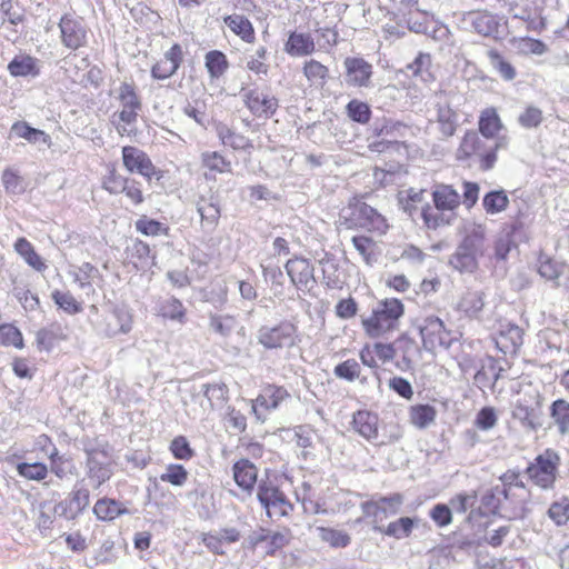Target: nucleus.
I'll return each mask as SVG.
<instances>
[{
    "mask_svg": "<svg viewBox=\"0 0 569 569\" xmlns=\"http://www.w3.org/2000/svg\"><path fill=\"white\" fill-rule=\"evenodd\" d=\"M197 211L201 217L202 227L213 230L220 218V208L213 198L200 197L197 202Z\"/></svg>",
    "mask_w": 569,
    "mask_h": 569,
    "instance_id": "obj_35",
    "label": "nucleus"
},
{
    "mask_svg": "<svg viewBox=\"0 0 569 569\" xmlns=\"http://www.w3.org/2000/svg\"><path fill=\"white\" fill-rule=\"evenodd\" d=\"M485 297L482 291L468 290L457 302L456 310L466 318L481 320L486 307Z\"/></svg>",
    "mask_w": 569,
    "mask_h": 569,
    "instance_id": "obj_26",
    "label": "nucleus"
},
{
    "mask_svg": "<svg viewBox=\"0 0 569 569\" xmlns=\"http://www.w3.org/2000/svg\"><path fill=\"white\" fill-rule=\"evenodd\" d=\"M453 214H446L445 211L439 212L431 207L427 206L422 209L421 217L427 228L437 229L441 226H447L451 222Z\"/></svg>",
    "mask_w": 569,
    "mask_h": 569,
    "instance_id": "obj_56",
    "label": "nucleus"
},
{
    "mask_svg": "<svg viewBox=\"0 0 569 569\" xmlns=\"http://www.w3.org/2000/svg\"><path fill=\"white\" fill-rule=\"evenodd\" d=\"M18 473L28 480H43L48 475V467L41 462H21L17 466Z\"/></svg>",
    "mask_w": 569,
    "mask_h": 569,
    "instance_id": "obj_58",
    "label": "nucleus"
},
{
    "mask_svg": "<svg viewBox=\"0 0 569 569\" xmlns=\"http://www.w3.org/2000/svg\"><path fill=\"white\" fill-rule=\"evenodd\" d=\"M93 512L100 520L110 521L120 515L127 513L128 510L122 508L120 502L103 498L96 502Z\"/></svg>",
    "mask_w": 569,
    "mask_h": 569,
    "instance_id": "obj_42",
    "label": "nucleus"
},
{
    "mask_svg": "<svg viewBox=\"0 0 569 569\" xmlns=\"http://www.w3.org/2000/svg\"><path fill=\"white\" fill-rule=\"evenodd\" d=\"M416 522L417 519L401 517L398 520L390 522L386 528H379V530L386 536L400 540L410 536Z\"/></svg>",
    "mask_w": 569,
    "mask_h": 569,
    "instance_id": "obj_45",
    "label": "nucleus"
},
{
    "mask_svg": "<svg viewBox=\"0 0 569 569\" xmlns=\"http://www.w3.org/2000/svg\"><path fill=\"white\" fill-rule=\"evenodd\" d=\"M11 133L23 138L30 143H50V136L42 130L30 127L27 122L18 121L11 127Z\"/></svg>",
    "mask_w": 569,
    "mask_h": 569,
    "instance_id": "obj_38",
    "label": "nucleus"
},
{
    "mask_svg": "<svg viewBox=\"0 0 569 569\" xmlns=\"http://www.w3.org/2000/svg\"><path fill=\"white\" fill-rule=\"evenodd\" d=\"M60 39L70 50H78L87 43V29L80 18L64 14L59 21Z\"/></svg>",
    "mask_w": 569,
    "mask_h": 569,
    "instance_id": "obj_15",
    "label": "nucleus"
},
{
    "mask_svg": "<svg viewBox=\"0 0 569 569\" xmlns=\"http://www.w3.org/2000/svg\"><path fill=\"white\" fill-rule=\"evenodd\" d=\"M352 430L360 437L371 443L387 445L388 441L377 442L379 438V417L377 413L369 410H358L352 416L351 421ZM401 437L400 432H397L389 438V442L399 440Z\"/></svg>",
    "mask_w": 569,
    "mask_h": 569,
    "instance_id": "obj_11",
    "label": "nucleus"
},
{
    "mask_svg": "<svg viewBox=\"0 0 569 569\" xmlns=\"http://www.w3.org/2000/svg\"><path fill=\"white\" fill-rule=\"evenodd\" d=\"M548 516L558 525H565L569 521V499L562 497L555 501L548 509Z\"/></svg>",
    "mask_w": 569,
    "mask_h": 569,
    "instance_id": "obj_64",
    "label": "nucleus"
},
{
    "mask_svg": "<svg viewBox=\"0 0 569 569\" xmlns=\"http://www.w3.org/2000/svg\"><path fill=\"white\" fill-rule=\"evenodd\" d=\"M460 22L465 29H471L485 37L499 33L500 18L488 11L473 10L461 12Z\"/></svg>",
    "mask_w": 569,
    "mask_h": 569,
    "instance_id": "obj_13",
    "label": "nucleus"
},
{
    "mask_svg": "<svg viewBox=\"0 0 569 569\" xmlns=\"http://www.w3.org/2000/svg\"><path fill=\"white\" fill-rule=\"evenodd\" d=\"M183 61V51L180 44L174 43L163 54V58L151 68V77L157 80H166L172 77Z\"/></svg>",
    "mask_w": 569,
    "mask_h": 569,
    "instance_id": "obj_22",
    "label": "nucleus"
},
{
    "mask_svg": "<svg viewBox=\"0 0 569 569\" xmlns=\"http://www.w3.org/2000/svg\"><path fill=\"white\" fill-rule=\"evenodd\" d=\"M200 399V408H190L188 413L193 418H201L212 410L221 409L228 400V388L224 383H204L192 400Z\"/></svg>",
    "mask_w": 569,
    "mask_h": 569,
    "instance_id": "obj_7",
    "label": "nucleus"
},
{
    "mask_svg": "<svg viewBox=\"0 0 569 569\" xmlns=\"http://www.w3.org/2000/svg\"><path fill=\"white\" fill-rule=\"evenodd\" d=\"M297 327L283 321L274 327L263 326L258 331V341L267 349L291 347L296 343Z\"/></svg>",
    "mask_w": 569,
    "mask_h": 569,
    "instance_id": "obj_8",
    "label": "nucleus"
},
{
    "mask_svg": "<svg viewBox=\"0 0 569 569\" xmlns=\"http://www.w3.org/2000/svg\"><path fill=\"white\" fill-rule=\"evenodd\" d=\"M206 67L211 78H220L227 71L229 62L223 52L212 50L206 54Z\"/></svg>",
    "mask_w": 569,
    "mask_h": 569,
    "instance_id": "obj_52",
    "label": "nucleus"
},
{
    "mask_svg": "<svg viewBox=\"0 0 569 569\" xmlns=\"http://www.w3.org/2000/svg\"><path fill=\"white\" fill-rule=\"evenodd\" d=\"M14 249L19 256L34 270L43 271L47 264L42 258L34 251L33 246L26 238H19L14 243Z\"/></svg>",
    "mask_w": 569,
    "mask_h": 569,
    "instance_id": "obj_37",
    "label": "nucleus"
},
{
    "mask_svg": "<svg viewBox=\"0 0 569 569\" xmlns=\"http://www.w3.org/2000/svg\"><path fill=\"white\" fill-rule=\"evenodd\" d=\"M405 308L396 298L377 302L370 317L362 320L366 333L370 338H380L398 328L399 319L403 316Z\"/></svg>",
    "mask_w": 569,
    "mask_h": 569,
    "instance_id": "obj_2",
    "label": "nucleus"
},
{
    "mask_svg": "<svg viewBox=\"0 0 569 569\" xmlns=\"http://www.w3.org/2000/svg\"><path fill=\"white\" fill-rule=\"evenodd\" d=\"M487 57L491 68L506 81L516 78L517 71L515 67L496 49L487 51Z\"/></svg>",
    "mask_w": 569,
    "mask_h": 569,
    "instance_id": "obj_39",
    "label": "nucleus"
},
{
    "mask_svg": "<svg viewBox=\"0 0 569 569\" xmlns=\"http://www.w3.org/2000/svg\"><path fill=\"white\" fill-rule=\"evenodd\" d=\"M565 266L547 256H540L538 272L547 280H556L563 272Z\"/></svg>",
    "mask_w": 569,
    "mask_h": 569,
    "instance_id": "obj_61",
    "label": "nucleus"
},
{
    "mask_svg": "<svg viewBox=\"0 0 569 569\" xmlns=\"http://www.w3.org/2000/svg\"><path fill=\"white\" fill-rule=\"evenodd\" d=\"M351 242L368 266H372L377 262V244L371 238L366 236H355L352 237Z\"/></svg>",
    "mask_w": 569,
    "mask_h": 569,
    "instance_id": "obj_46",
    "label": "nucleus"
},
{
    "mask_svg": "<svg viewBox=\"0 0 569 569\" xmlns=\"http://www.w3.org/2000/svg\"><path fill=\"white\" fill-rule=\"evenodd\" d=\"M267 49L259 47L253 54L247 58V68L257 76H267L269 66L266 63Z\"/></svg>",
    "mask_w": 569,
    "mask_h": 569,
    "instance_id": "obj_59",
    "label": "nucleus"
},
{
    "mask_svg": "<svg viewBox=\"0 0 569 569\" xmlns=\"http://www.w3.org/2000/svg\"><path fill=\"white\" fill-rule=\"evenodd\" d=\"M481 254L480 251L461 242L451 256L449 263L460 272H473L478 267L477 258Z\"/></svg>",
    "mask_w": 569,
    "mask_h": 569,
    "instance_id": "obj_29",
    "label": "nucleus"
},
{
    "mask_svg": "<svg viewBox=\"0 0 569 569\" xmlns=\"http://www.w3.org/2000/svg\"><path fill=\"white\" fill-rule=\"evenodd\" d=\"M346 82L352 87H369L372 76V66L362 58H347L345 60Z\"/></svg>",
    "mask_w": 569,
    "mask_h": 569,
    "instance_id": "obj_24",
    "label": "nucleus"
},
{
    "mask_svg": "<svg viewBox=\"0 0 569 569\" xmlns=\"http://www.w3.org/2000/svg\"><path fill=\"white\" fill-rule=\"evenodd\" d=\"M289 397L287 390L282 387L268 386L262 393L257 397L252 405V411L258 419L263 420L260 409H277L279 405Z\"/></svg>",
    "mask_w": 569,
    "mask_h": 569,
    "instance_id": "obj_27",
    "label": "nucleus"
},
{
    "mask_svg": "<svg viewBox=\"0 0 569 569\" xmlns=\"http://www.w3.org/2000/svg\"><path fill=\"white\" fill-rule=\"evenodd\" d=\"M257 468L248 459H241L233 465V478L243 490H251L257 482Z\"/></svg>",
    "mask_w": 569,
    "mask_h": 569,
    "instance_id": "obj_33",
    "label": "nucleus"
},
{
    "mask_svg": "<svg viewBox=\"0 0 569 569\" xmlns=\"http://www.w3.org/2000/svg\"><path fill=\"white\" fill-rule=\"evenodd\" d=\"M550 415L561 435L569 432V402L563 399L555 400Z\"/></svg>",
    "mask_w": 569,
    "mask_h": 569,
    "instance_id": "obj_51",
    "label": "nucleus"
},
{
    "mask_svg": "<svg viewBox=\"0 0 569 569\" xmlns=\"http://www.w3.org/2000/svg\"><path fill=\"white\" fill-rule=\"evenodd\" d=\"M430 67L431 56L420 52L416 59L407 66V69L413 77L419 78L422 82H429L433 79Z\"/></svg>",
    "mask_w": 569,
    "mask_h": 569,
    "instance_id": "obj_47",
    "label": "nucleus"
},
{
    "mask_svg": "<svg viewBox=\"0 0 569 569\" xmlns=\"http://www.w3.org/2000/svg\"><path fill=\"white\" fill-rule=\"evenodd\" d=\"M509 204V198L505 190H492L485 194L482 207L488 214L503 212Z\"/></svg>",
    "mask_w": 569,
    "mask_h": 569,
    "instance_id": "obj_44",
    "label": "nucleus"
},
{
    "mask_svg": "<svg viewBox=\"0 0 569 569\" xmlns=\"http://www.w3.org/2000/svg\"><path fill=\"white\" fill-rule=\"evenodd\" d=\"M436 409L429 405H416L410 409V421L419 429L430 426L436 419Z\"/></svg>",
    "mask_w": 569,
    "mask_h": 569,
    "instance_id": "obj_48",
    "label": "nucleus"
},
{
    "mask_svg": "<svg viewBox=\"0 0 569 569\" xmlns=\"http://www.w3.org/2000/svg\"><path fill=\"white\" fill-rule=\"evenodd\" d=\"M286 270L291 282L298 290H310L316 283L313 276L315 270L308 259H289L286 263Z\"/></svg>",
    "mask_w": 569,
    "mask_h": 569,
    "instance_id": "obj_17",
    "label": "nucleus"
},
{
    "mask_svg": "<svg viewBox=\"0 0 569 569\" xmlns=\"http://www.w3.org/2000/svg\"><path fill=\"white\" fill-rule=\"evenodd\" d=\"M303 74L310 86L322 88L329 78V69L321 62L310 59L303 64Z\"/></svg>",
    "mask_w": 569,
    "mask_h": 569,
    "instance_id": "obj_40",
    "label": "nucleus"
},
{
    "mask_svg": "<svg viewBox=\"0 0 569 569\" xmlns=\"http://www.w3.org/2000/svg\"><path fill=\"white\" fill-rule=\"evenodd\" d=\"M501 485H497L491 489L490 496L485 499H490L487 503L492 505L493 508H499L502 501L509 500L513 489L526 491L525 485L520 478V473L513 470H508L501 477Z\"/></svg>",
    "mask_w": 569,
    "mask_h": 569,
    "instance_id": "obj_20",
    "label": "nucleus"
},
{
    "mask_svg": "<svg viewBox=\"0 0 569 569\" xmlns=\"http://www.w3.org/2000/svg\"><path fill=\"white\" fill-rule=\"evenodd\" d=\"M284 49L292 57H303L311 54L316 46L309 33L292 32L286 42Z\"/></svg>",
    "mask_w": 569,
    "mask_h": 569,
    "instance_id": "obj_32",
    "label": "nucleus"
},
{
    "mask_svg": "<svg viewBox=\"0 0 569 569\" xmlns=\"http://www.w3.org/2000/svg\"><path fill=\"white\" fill-rule=\"evenodd\" d=\"M258 500L266 509L268 517L281 518L292 510V505L276 486L261 482L257 492Z\"/></svg>",
    "mask_w": 569,
    "mask_h": 569,
    "instance_id": "obj_12",
    "label": "nucleus"
},
{
    "mask_svg": "<svg viewBox=\"0 0 569 569\" xmlns=\"http://www.w3.org/2000/svg\"><path fill=\"white\" fill-rule=\"evenodd\" d=\"M217 134L223 146L230 147L234 150H244L251 146L248 138L234 132L226 124H219L217 127Z\"/></svg>",
    "mask_w": 569,
    "mask_h": 569,
    "instance_id": "obj_43",
    "label": "nucleus"
},
{
    "mask_svg": "<svg viewBox=\"0 0 569 569\" xmlns=\"http://www.w3.org/2000/svg\"><path fill=\"white\" fill-rule=\"evenodd\" d=\"M346 109L347 114L351 120L361 124L369 122L371 110L369 104L366 102L353 99L347 104Z\"/></svg>",
    "mask_w": 569,
    "mask_h": 569,
    "instance_id": "obj_60",
    "label": "nucleus"
},
{
    "mask_svg": "<svg viewBox=\"0 0 569 569\" xmlns=\"http://www.w3.org/2000/svg\"><path fill=\"white\" fill-rule=\"evenodd\" d=\"M480 137L476 131H468L459 146L458 159L465 160L471 157L478 159V166L482 171L491 170L497 162V151L506 149L509 143L507 136L498 137L495 141Z\"/></svg>",
    "mask_w": 569,
    "mask_h": 569,
    "instance_id": "obj_1",
    "label": "nucleus"
},
{
    "mask_svg": "<svg viewBox=\"0 0 569 569\" xmlns=\"http://www.w3.org/2000/svg\"><path fill=\"white\" fill-rule=\"evenodd\" d=\"M122 162L130 173H139L148 180H151L154 176H157V179L160 178L149 156L137 147L124 146L122 148Z\"/></svg>",
    "mask_w": 569,
    "mask_h": 569,
    "instance_id": "obj_14",
    "label": "nucleus"
},
{
    "mask_svg": "<svg viewBox=\"0 0 569 569\" xmlns=\"http://www.w3.org/2000/svg\"><path fill=\"white\" fill-rule=\"evenodd\" d=\"M432 200L439 211H453L460 204L459 193L448 184H437L432 190Z\"/></svg>",
    "mask_w": 569,
    "mask_h": 569,
    "instance_id": "obj_30",
    "label": "nucleus"
},
{
    "mask_svg": "<svg viewBox=\"0 0 569 569\" xmlns=\"http://www.w3.org/2000/svg\"><path fill=\"white\" fill-rule=\"evenodd\" d=\"M188 476L189 473L182 465L170 463L164 472L160 475V480L176 487H182L187 482Z\"/></svg>",
    "mask_w": 569,
    "mask_h": 569,
    "instance_id": "obj_55",
    "label": "nucleus"
},
{
    "mask_svg": "<svg viewBox=\"0 0 569 569\" xmlns=\"http://www.w3.org/2000/svg\"><path fill=\"white\" fill-rule=\"evenodd\" d=\"M318 537L333 548H346L351 538L348 532L333 528L318 527Z\"/></svg>",
    "mask_w": 569,
    "mask_h": 569,
    "instance_id": "obj_49",
    "label": "nucleus"
},
{
    "mask_svg": "<svg viewBox=\"0 0 569 569\" xmlns=\"http://www.w3.org/2000/svg\"><path fill=\"white\" fill-rule=\"evenodd\" d=\"M132 329V315L124 306H116L104 317L102 332L108 337L127 335Z\"/></svg>",
    "mask_w": 569,
    "mask_h": 569,
    "instance_id": "obj_18",
    "label": "nucleus"
},
{
    "mask_svg": "<svg viewBox=\"0 0 569 569\" xmlns=\"http://www.w3.org/2000/svg\"><path fill=\"white\" fill-rule=\"evenodd\" d=\"M127 259L137 270H143L150 264L151 256L149 246L139 240H133L126 249Z\"/></svg>",
    "mask_w": 569,
    "mask_h": 569,
    "instance_id": "obj_34",
    "label": "nucleus"
},
{
    "mask_svg": "<svg viewBox=\"0 0 569 569\" xmlns=\"http://www.w3.org/2000/svg\"><path fill=\"white\" fill-rule=\"evenodd\" d=\"M87 453V475L96 487L101 486L110 479L111 457L106 447H86Z\"/></svg>",
    "mask_w": 569,
    "mask_h": 569,
    "instance_id": "obj_10",
    "label": "nucleus"
},
{
    "mask_svg": "<svg viewBox=\"0 0 569 569\" xmlns=\"http://www.w3.org/2000/svg\"><path fill=\"white\" fill-rule=\"evenodd\" d=\"M202 166L218 173L230 172L231 162L217 151H206L201 154Z\"/></svg>",
    "mask_w": 569,
    "mask_h": 569,
    "instance_id": "obj_54",
    "label": "nucleus"
},
{
    "mask_svg": "<svg viewBox=\"0 0 569 569\" xmlns=\"http://www.w3.org/2000/svg\"><path fill=\"white\" fill-rule=\"evenodd\" d=\"M403 502L400 493L390 497H381L377 501H368L362 503V510L366 516H372L376 520H382L388 516L396 515Z\"/></svg>",
    "mask_w": 569,
    "mask_h": 569,
    "instance_id": "obj_25",
    "label": "nucleus"
},
{
    "mask_svg": "<svg viewBox=\"0 0 569 569\" xmlns=\"http://www.w3.org/2000/svg\"><path fill=\"white\" fill-rule=\"evenodd\" d=\"M437 109V121L443 136L451 137L458 126V116L450 107L449 94L446 91H438L433 94Z\"/></svg>",
    "mask_w": 569,
    "mask_h": 569,
    "instance_id": "obj_19",
    "label": "nucleus"
},
{
    "mask_svg": "<svg viewBox=\"0 0 569 569\" xmlns=\"http://www.w3.org/2000/svg\"><path fill=\"white\" fill-rule=\"evenodd\" d=\"M244 104L256 117H270L278 108V100L258 89L242 90Z\"/></svg>",
    "mask_w": 569,
    "mask_h": 569,
    "instance_id": "obj_21",
    "label": "nucleus"
},
{
    "mask_svg": "<svg viewBox=\"0 0 569 569\" xmlns=\"http://www.w3.org/2000/svg\"><path fill=\"white\" fill-rule=\"evenodd\" d=\"M506 4L516 19L533 22L538 18L537 10L531 6L530 0H512Z\"/></svg>",
    "mask_w": 569,
    "mask_h": 569,
    "instance_id": "obj_53",
    "label": "nucleus"
},
{
    "mask_svg": "<svg viewBox=\"0 0 569 569\" xmlns=\"http://www.w3.org/2000/svg\"><path fill=\"white\" fill-rule=\"evenodd\" d=\"M541 396L537 391L521 395L512 408V418L525 428L536 430L539 426Z\"/></svg>",
    "mask_w": 569,
    "mask_h": 569,
    "instance_id": "obj_9",
    "label": "nucleus"
},
{
    "mask_svg": "<svg viewBox=\"0 0 569 569\" xmlns=\"http://www.w3.org/2000/svg\"><path fill=\"white\" fill-rule=\"evenodd\" d=\"M341 217L350 228H363L370 231L386 232L388 224L383 216L359 198L350 200Z\"/></svg>",
    "mask_w": 569,
    "mask_h": 569,
    "instance_id": "obj_6",
    "label": "nucleus"
},
{
    "mask_svg": "<svg viewBox=\"0 0 569 569\" xmlns=\"http://www.w3.org/2000/svg\"><path fill=\"white\" fill-rule=\"evenodd\" d=\"M528 227V216L519 210L516 216H511L510 219L503 223L501 233L507 234L512 239L517 237L520 238L527 234Z\"/></svg>",
    "mask_w": 569,
    "mask_h": 569,
    "instance_id": "obj_50",
    "label": "nucleus"
},
{
    "mask_svg": "<svg viewBox=\"0 0 569 569\" xmlns=\"http://www.w3.org/2000/svg\"><path fill=\"white\" fill-rule=\"evenodd\" d=\"M236 326L237 320L234 317L217 315L210 317V329L222 337H228L234 330Z\"/></svg>",
    "mask_w": 569,
    "mask_h": 569,
    "instance_id": "obj_62",
    "label": "nucleus"
},
{
    "mask_svg": "<svg viewBox=\"0 0 569 569\" xmlns=\"http://www.w3.org/2000/svg\"><path fill=\"white\" fill-rule=\"evenodd\" d=\"M0 345L21 349L23 347L22 333L11 323L0 325Z\"/></svg>",
    "mask_w": 569,
    "mask_h": 569,
    "instance_id": "obj_57",
    "label": "nucleus"
},
{
    "mask_svg": "<svg viewBox=\"0 0 569 569\" xmlns=\"http://www.w3.org/2000/svg\"><path fill=\"white\" fill-rule=\"evenodd\" d=\"M69 274L81 289H90L91 281L99 277V270L89 262L81 266H71Z\"/></svg>",
    "mask_w": 569,
    "mask_h": 569,
    "instance_id": "obj_41",
    "label": "nucleus"
},
{
    "mask_svg": "<svg viewBox=\"0 0 569 569\" xmlns=\"http://www.w3.org/2000/svg\"><path fill=\"white\" fill-rule=\"evenodd\" d=\"M560 465L559 453L553 449H545L528 463L525 475L538 488L551 490L555 488Z\"/></svg>",
    "mask_w": 569,
    "mask_h": 569,
    "instance_id": "obj_4",
    "label": "nucleus"
},
{
    "mask_svg": "<svg viewBox=\"0 0 569 569\" xmlns=\"http://www.w3.org/2000/svg\"><path fill=\"white\" fill-rule=\"evenodd\" d=\"M478 127L481 136L486 139H497L503 129L501 119L495 108H487L479 116Z\"/></svg>",
    "mask_w": 569,
    "mask_h": 569,
    "instance_id": "obj_31",
    "label": "nucleus"
},
{
    "mask_svg": "<svg viewBox=\"0 0 569 569\" xmlns=\"http://www.w3.org/2000/svg\"><path fill=\"white\" fill-rule=\"evenodd\" d=\"M497 348L505 355H515L523 343V331L517 325L506 322L500 325L495 339Z\"/></svg>",
    "mask_w": 569,
    "mask_h": 569,
    "instance_id": "obj_23",
    "label": "nucleus"
},
{
    "mask_svg": "<svg viewBox=\"0 0 569 569\" xmlns=\"http://www.w3.org/2000/svg\"><path fill=\"white\" fill-rule=\"evenodd\" d=\"M52 299L64 312L76 315L82 311L81 303L78 302L70 292L56 290L52 292Z\"/></svg>",
    "mask_w": 569,
    "mask_h": 569,
    "instance_id": "obj_63",
    "label": "nucleus"
},
{
    "mask_svg": "<svg viewBox=\"0 0 569 569\" xmlns=\"http://www.w3.org/2000/svg\"><path fill=\"white\" fill-rule=\"evenodd\" d=\"M117 92L121 109L112 114L111 122L121 137L131 136L136 132L132 126L137 122L142 103L131 83L122 82Z\"/></svg>",
    "mask_w": 569,
    "mask_h": 569,
    "instance_id": "obj_3",
    "label": "nucleus"
},
{
    "mask_svg": "<svg viewBox=\"0 0 569 569\" xmlns=\"http://www.w3.org/2000/svg\"><path fill=\"white\" fill-rule=\"evenodd\" d=\"M41 64L39 59L27 54L19 53L8 64V71L12 77L36 78L40 74Z\"/></svg>",
    "mask_w": 569,
    "mask_h": 569,
    "instance_id": "obj_28",
    "label": "nucleus"
},
{
    "mask_svg": "<svg viewBox=\"0 0 569 569\" xmlns=\"http://www.w3.org/2000/svg\"><path fill=\"white\" fill-rule=\"evenodd\" d=\"M417 328L421 336L423 348L428 351L447 350L459 339L458 333L446 328L445 322L436 316L420 319Z\"/></svg>",
    "mask_w": 569,
    "mask_h": 569,
    "instance_id": "obj_5",
    "label": "nucleus"
},
{
    "mask_svg": "<svg viewBox=\"0 0 569 569\" xmlns=\"http://www.w3.org/2000/svg\"><path fill=\"white\" fill-rule=\"evenodd\" d=\"M224 24L238 37L248 43L254 41V29L252 23L241 14H230L224 17Z\"/></svg>",
    "mask_w": 569,
    "mask_h": 569,
    "instance_id": "obj_36",
    "label": "nucleus"
},
{
    "mask_svg": "<svg viewBox=\"0 0 569 569\" xmlns=\"http://www.w3.org/2000/svg\"><path fill=\"white\" fill-rule=\"evenodd\" d=\"M89 501L90 496L88 489H74L68 498L54 506L53 512L60 518L73 520L88 507Z\"/></svg>",
    "mask_w": 569,
    "mask_h": 569,
    "instance_id": "obj_16",
    "label": "nucleus"
}]
</instances>
